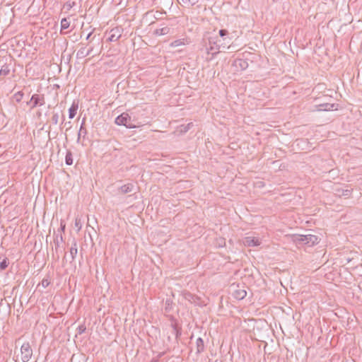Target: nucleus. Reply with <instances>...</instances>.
<instances>
[{
    "instance_id": "473e14b6",
    "label": "nucleus",
    "mask_w": 362,
    "mask_h": 362,
    "mask_svg": "<svg viewBox=\"0 0 362 362\" xmlns=\"http://www.w3.org/2000/svg\"><path fill=\"white\" fill-rule=\"evenodd\" d=\"M49 281L47 279H43L41 282V285L43 288H47L49 285Z\"/></svg>"
},
{
    "instance_id": "f704fd0d",
    "label": "nucleus",
    "mask_w": 362,
    "mask_h": 362,
    "mask_svg": "<svg viewBox=\"0 0 362 362\" xmlns=\"http://www.w3.org/2000/svg\"><path fill=\"white\" fill-rule=\"evenodd\" d=\"M164 354H165V352H160V353H159V354L157 355V356H156V357L153 358V359H158V361H159V359H160L163 356H164Z\"/></svg>"
},
{
    "instance_id": "7ed1b4c3",
    "label": "nucleus",
    "mask_w": 362,
    "mask_h": 362,
    "mask_svg": "<svg viewBox=\"0 0 362 362\" xmlns=\"http://www.w3.org/2000/svg\"><path fill=\"white\" fill-rule=\"evenodd\" d=\"M45 103V98L43 94H33L30 100L27 102V105L30 106V109H34L38 106H42Z\"/></svg>"
},
{
    "instance_id": "423d86ee",
    "label": "nucleus",
    "mask_w": 362,
    "mask_h": 362,
    "mask_svg": "<svg viewBox=\"0 0 362 362\" xmlns=\"http://www.w3.org/2000/svg\"><path fill=\"white\" fill-rule=\"evenodd\" d=\"M122 31L123 29L121 27H115L111 29L109 33L107 40L110 42L117 41L121 37Z\"/></svg>"
},
{
    "instance_id": "2f4dec72",
    "label": "nucleus",
    "mask_w": 362,
    "mask_h": 362,
    "mask_svg": "<svg viewBox=\"0 0 362 362\" xmlns=\"http://www.w3.org/2000/svg\"><path fill=\"white\" fill-rule=\"evenodd\" d=\"M75 227L78 228V230H80L81 228V219L76 218L75 219Z\"/></svg>"
},
{
    "instance_id": "1a4fd4ad",
    "label": "nucleus",
    "mask_w": 362,
    "mask_h": 362,
    "mask_svg": "<svg viewBox=\"0 0 362 362\" xmlns=\"http://www.w3.org/2000/svg\"><path fill=\"white\" fill-rule=\"evenodd\" d=\"M86 120V117H83L82 119L81 127H80V129H79V131L78 133L77 143L80 142L81 137H83V139H85V138L88 134V131H87L86 128L85 127Z\"/></svg>"
},
{
    "instance_id": "4be33fe9",
    "label": "nucleus",
    "mask_w": 362,
    "mask_h": 362,
    "mask_svg": "<svg viewBox=\"0 0 362 362\" xmlns=\"http://www.w3.org/2000/svg\"><path fill=\"white\" fill-rule=\"evenodd\" d=\"M70 26V21L68 18H64L61 21V33L63 32L64 30L67 29Z\"/></svg>"
},
{
    "instance_id": "0eeeda50",
    "label": "nucleus",
    "mask_w": 362,
    "mask_h": 362,
    "mask_svg": "<svg viewBox=\"0 0 362 362\" xmlns=\"http://www.w3.org/2000/svg\"><path fill=\"white\" fill-rule=\"evenodd\" d=\"M353 189L351 188H349L348 187L346 189H343L341 187H336L334 189V194L339 197H344L347 199L349 198L351 195Z\"/></svg>"
},
{
    "instance_id": "2eb2a0df",
    "label": "nucleus",
    "mask_w": 362,
    "mask_h": 362,
    "mask_svg": "<svg viewBox=\"0 0 362 362\" xmlns=\"http://www.w3.org/2000/svg\"><path fill=\"white\" fill-rule=\"evenodd\" d=\"M204 343L202 338L199 337L196 341V353L199 354L204 351Z\"/></svg>"
},
{
    "instance_id": "412c9836",
    "label": "nucleus",
    "mask_w": 362,
    "mask_h": 362,
    "mask_svg": "<svg viewBox=\"0 0 362 362\" xmlns=\"http://www.w3.org/2000/svg\"><path fill=\"white\" fill-rule=\"evenodd\" d=\"M10 67L9 65L7 64H4L1 66V68L0 69V76H6L9 74L10 73Z\"/></svg>"
},
{
    "instance_id": "6ab92c4d",
    "label": "nucleus",
    "mask_w": 362,
    "mask_h": 362,
    "mask_svg": "<svg viewBox=\"0 0 362 362\" xmlns=\"http://www.w3.org/2000/svg\"><path fill=\"white\" fill-rule=\"evenodd\" d=\"M247 295V292L244 289H237L234 291L233 296L235 298L238 300L243 299Z\"/></svg>"
},
{
    "instance_id": "58836bf2",
    "label": "nucleus",
    "mask_w": 362,
    "mask_h": 362,
    "mask_svg": "<svg viewBox=\"0 0 362 362\" xmlns=\"http://www.w3.org/2000/svg\"><path fill=\"white\" fill-rule=\"evenodd\" d=\"M71 124V122H69L68 123H65V125H69Z\"/></svg>"
},
{
    "instance_id": "5701e85b",
    "label": "nucleus",
    "mask_w": 362,
    "mask_h": 362,
    "mask_svg": "<svg viewBox=\"0 0 362 362\" xmlns=\"http://www.w3.org/2000/svg\"><path fill=\"white\" fill-rule=\"evenodd\" d=\"M334 106V104H330V103H323V104L319 105L320 110H325V111H328V110H332Z\"/></svg>"
},
{
    "instance_id": "4c0bfd02",
    "label": "nucleus",
    "mask_w": 362,
    "mask_h": 362,
    "mask_svg": "<svg viewBox=\"0 0 362 362\" xmlns=\"http://www.w3.org/2000/svg\"><path fill=\"white\" fill-rule=\"evenodd\" d=\"M64 115H62V123L64 122Z\"/></svg>"
},
{
    "instance_id": "bb28decb",
    "label": "nucleus",
    "mask_w": 362,
    "mask_h": 362,
    "mask_svg": "<svg viewBox=\"0 0 362 362\" xmlns=\"http://www.w3.org/2000/svg\"><path fill=\"white\" fill-rule=\"evenodd\" d=\"M192 126H193L192 122H190V123L187 124V125H182L180 131L182 132H187Z\"/></svg>"
},
{
    "instance_id": "c9c22d12",
    "label": "nucleus",
    "mask_w": 362,
    "mask_h": 362,
    "mask_svg": "<svg viewBox=\"0 0 362 362\" xmlns=\"http://www.w3.org/2000/svg\"><path fill=\"white\" fill-rule=\"evenodd\" d=\"M91 35H92V33H90L87 35V37H86V40H88Z\"/></svg>"
},
{
    "instance_id": "c756f323",
    "label": "nucleus",
    "mask_w": 362,
    "mask_h": 362,
    "mask_svg": "<svg viewBox=\"0 0 362 362\" xmlns=\"http://www.w3.org/2000/svg\"><path fill=\"white\" fill-rule=\"evenodd\" d=\"M52 122L54 124H57L59 122V114L57 112H54L52 117Z\"/></svg>"
},
{
    "instance_id": "cd10ccee",
    "label": "nucleus",
    "mask_w": 362,
    "mask_h": 362,
    "mask_svg": "<svg viewBox=\"0 0 362 362\" xmlns=\"http://www.w3.org/2000/svg\"><path fill=\"white\" fill-rule=\"evenodd\" d=\"M229 34L228 31L226 29H221L219 30V35L223 39H226V36H228Z\"/></svg>"
},
{
    "instance_id": "b1692460",
    "label": "nucleus",
    "mask_w": 362,
    "mask_h": 362,
    "mask_svg": "<svg viewBox=\"0 0 362 362\" xmlns=\"http://www.w3.org/2000/svg\"><path fill=\"white\" fill-rule=\"evenodd\" d=\"M65 163L68 165H71L73 164V157L72 153L70 151H68L65 157Z\"/></svg>"
},
{
    "instance_id": "f3484780",
    "label": "nucleus",
    "mask_w": 362,
    "mask_h": 362,
    "mask_svg": "<svg viewBox=\"0 0 362 362\" xmlns=\"http://www.w3.org/2000/svg\"><path fill=\"white\" fill-rule=\"evenodd\" d=\"M69 252L71 257V261H73L75 259L78 252L77 242L74 238L73 239L71 247L69 250Z\"/></svg>"
},
{
    "instance_id": "aec40b11",
    "label": "nucleus",
    "mask_w": 362,
    "mask_h": 362,
    "mask_svg": "<svg viewBox=\"0 0 362 362\" xmlns=\"http://www.w3.org/2000/svg\"><path fill=\"white\" fill-rule=\"evenodd\" d=\"M170 28L168 26L163 27L162 28L156 29L154 31V34L156 35H165L170 33Z\"/></svg>"
},
{
    "instance_id": "ddd939ff",
    "label": "nucleus",
    "mask_w": 362,
    "mask_h": 362,
    "mask_svg": "<svg viewBox=\"0 0 362 362\" xmlns=\"http://www.w3.org/2000/svg\"><path fill=\"white\" fill-rule=\"evenodd\" d=\"M54 243L55 247V251L57 253H58L59 251H61L60 249V243L64 241L62 234H54Z\"/></svg>"
},
{
    "instance_id": "7c9ffc66",
    "label": "nucleus",
    "mask_w": 362,
    "mask_h": 362,
    "mask_svg": "<svg viewBox=\"0 0 362 362\" xmlns=\"http://www.w3.org/2000/svg\"><path fill=\"white\" fill-rule=\"evenodd\" d=\"M182 45V40H176L173 41V42L171 43V45H171L172 47H178V46H180V45Z\"/></svg>"
},
{
    "instance_id": "9b49d317",
    "label": "nucleus",
    "mask_w": 362,
    "mask_h": 362,
    "mask_svg": "<svg viewBox=\"0 0 362 362\" xmlns=\"http://www.w3.org/2000/svg\"><path fill=\"white\" fill-rule=\"evenodd\" d=\"M248 65L247 61L243 59H237L233 62V66L241 71L245 70Z\"/></svg>"
},
{
    "instance_id": "39448f33",
    "label": "nucleus",
    "mask_w": 362,
    "mask_h": 362,
    "mask_svg": "<svg viewBox=\"0 0 362 362\" xmlns=\"http://www.w3.org/2000/svg\"><path fill=\"white\" fill-rule=\"evenodd\" d=\"M206 52L207 54H211V58L219 52V45L213 37L209 38V46L206 45Z\"/></svg>"
},
{
    "instance_id": "a211bd4d",
    "label": "nucleus",
    "mask_w": 362,
    "mask_h": 362,
    "mask_svg": "<svg viewBox=\"0 0 362 362\" xmlns=\"http://www.w3.org/2000/svg\"><path fill=\"white\" fill-rule=\"evenodd\" d=\"M171 327L173 329V334L175 336L176 339H177L182 334L181 328L178 327L176 322L171 323Z\"/></svg>"
},
{
    "instance_id": "9d476101",
    "label": "nucleus",
    "mask_w": 362,
    "mask_h": 362,
    "mask_svg": "<svg viewBox=\"0 0 362 362\" xmlns=\"http://www.w3.org/2000/svg\"><path fill=\"white\" fill-rule=\"evenodd\" d=\"M134 185H133L132 183H127L118 188V193L122 194L132 193L134 190Z\"/></svg>"
},
{
    "instance_id": "f8f14e48",
    "label": "nucleus",
    "mask_w": 362,
    "mask_h": 362,
    "mask_svg": "<svg viewBox=\"0 0 362 362\" xmlns=\"http://www.w3.org/2000/svg\"><path fill=\"white\" fill-rule=\"evenodd\" d=\"M93 47H90V49H86V47H82L81 48H80L78 50V52L76 53V57L78 59H83L86 57L90 54V53L93 52Z\"/></svg>"
},
{
    "instance_id": "a19ab883",
    "label": "nucleus",
    "mask_w": 362,
    "mask_h": 362,
    "mask_svg": "<svg viewBox=\"0 0 362 362\" xmlns=\"http://www.w3.org/2000/svg\"><path fill=\"white\" fill-rule=\"evenodd\" d=\"M71 124V122H69L68 123H65V125H69Z\"/></svg>"
},
{
    "instance_id": "e433bc0d",
    "label": "nucleus",
    "mask_w": 362,
    "mask_h": 362,
    "mask_svg": "<svg viewBox=\"0 0 362 362\" xmlns=\"http://www.w3.org/2000/svg\"><path fill=\"white\" fill-rule=\"evenodd\" d=\"M150 362H158V359H151Z\"/></svg>"
},
{
    "instance_id": "4468645a",
    "label": "nucleus",
    "mask_w": 362,
    "mask_h": 362,
    "mask_svg": "<svg viewBox=\"0 0 362 362\" xmlns=\"http://www.w3.org/2000/svg\"><path fill=\"white\" fill-rule=\"evenodd\" d=\"M78 108V103L74 101L71 106L69 109V117L70 119H73L76 116Z\"/></svg>"
},
{
    "instance_id": "72a5a7b5",
    "label": "nucleus",
    "mask_w": 362,
    "mask_h": 362,
    "mask_svg": "<svg viewBox=\"0 0 362 362\" xmlns=\"http://www.w3.org/2000/svg\"><path fill=\"white\" fill-rule=\"evenodd\" d=\"M65 227H66L65 223H64L63 221H62L61 223H60V228H61L62 232H63V233L64 232Z\"/></svg>"
},
{
    "instance_id": "ea45409f",
    "label": "nucleus",
    "mask_w": 362,
    "mask_h": 362,
    "mask_svg": "<svg viewBox=\"0 0 362 362\" xmlns=\"http://www.w3.org/2000/svg\"><path fill=\"white\" fill-rule=\"evenodd\" d=\"M71 124V122H69L68 123H65V125H69Z\"/></svg>"
},
{
    "instance_id": "393cba45",
    "label": "nucleus",
    "mask_w": 362,
    "mask_h": 362,
    "mask_svg": "<svg viewBox=\"0 0 362 362\" xmlns=\"http://www.w3.org/2000/svg\"><path fill=\"white\" fill-rule=\"evenodd\" d=\"M23 95L24 93L23 91H18L13 95V98L16 103H20L22 100Z\"/></svg>"
},
{
    "instance_id": "dca6fc26",
    "label": "nucleus",
    "mask_w": 362,
    "mask_h": 362,
    "mask_svg": "<svg viewBox=\"0 0 362 362\" xmlns=\"http://www.w3.org/2000/svg\"><path fill=\"white\" fill-rule=\"evenodd\" d=\"M199 0H177L179 4L184 7L189 8L196 5Z\"/></svg>"
},
{
    "instance_id": "f03ea898",
    "label": "nucleus",
    "mask_w": 362,
    "mask_h": 362,
    "mask_svg": "<svg viewBox=\"0 0 362 362\" xmlns=\"http://www.w3.org/2000/svg\"><path fill=\"white\" fill-rule=\"evenodd\" d=\"M115 122L117 125H123L129 129L136 127V125L132 122L131 117L126 112H123L120 115L117 116Z\"/></svg>"
},
{
    "instance_id": "20e7f679",
    "label": "nucleus",
    "mask_w": 362,
    "mask_h": 362,
    "mask_svg": "<svg viewBox=\"0 0 362 362\" xmlns=\"http://www.w3.org/2000/svg\"><path fill=\"white\" fill-rule=\"evenodd\" d=\"M21 360L23 362H28L33 356V349L29 342L23 343L21 347Z\"/></svg>"
},
{
    "instance_id": "6e6552de",
    "label": "nucleus",
    "mask_w": 362,
    "mask_h": 362,
    "mask_svg": "<svg viewBox=\"0 0 362 362\" xmlns=\"http://www.w3.org/2000/svg\"><path fill=\"white\" fill-rule=\"evenodd\" d=\"M243 244L247 247L259 246L261 244V240L258 238L247 236L244 238Z\"/></svg>"
},
{
    "instance_id": "c85d7f7f",
    "label": "nucleus",
    "mask_w": 362,
    "mask_h": 362,
    "mask_svg": "<svg viewBox=\"0 0 362 362\" xmlns=\"http://www.w3.org/2000/svg\"><path fill=\"white\" fill-rule=\"evenodd\" d=\"M86 327L84 325H79L76 329L77 333L78 334H82L83 333H84L86 332Z\"/></svg>"
},
{
    "instance_id": "f257e3e1",
    "label": "nucleus",
    "mask_w": 362,
    "mask_h": 362,
    "mask_svg": "<svg viewBox=\"0 0 362 362\" xmlns=\"http://www.w3.org/2000/svg\"><path fill=\"white\" fill-rule=\"evenodd\" d=\"M296 241L299 244H305L309 246H313L319 243V238L317 235L312 234L300 235L296 238Z\"/></svg>"
},
{
    "instance_id": "a878e982",
    "label": "nucleus",
    "mask_w": 362,
    "mask_h": 362,
    "mask_svg": "<svg viewBox=\"0 0 362 362\" xmlns=\"http://www.w3.org/2000/svg\"><path fill=\"white\" fill-rule=\"evenodd\" d=\"M9 262L7 257H5L1 262H0V270H4L8 267Z\"/></svg>"
}]
</instances>
